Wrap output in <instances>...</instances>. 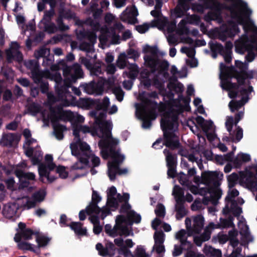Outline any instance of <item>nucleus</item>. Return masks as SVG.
<instances>
[{"label":"nucleus","instance_id":"f257e3e1","mask_svg":"<svg viewBox=\"0 0 257 257\" xmlns=\"http://www.w3.org/2000/svg\"><path fill=\"white\" fill-rule=\"evenodd\" d=\"M204 6L193 5L194 11L203 12L204 7L210 8V11L205 17L207 21H216L220 23L222 21L221 15L226 12L230 14L227 20V24L223 25L218 31L219 38L224 41L227 37H232L239 33L237 24L242 25L244 34L235 42L236 53L243 54L247 51L248 54L245 58L248 62L254 58L257 53V27L254 22L249 18L252 12L246 3L242 0H225L230 4V7L219 4L216 0H199Z\"/></svg>","mask_w":257,"mask_h":257},{"label":"nucleus","instance_id":"f03ea898","mask_svg":"<svg viewBox=\"0 0 257 257\" xmlns=\"http://www.w3.org/2000/svg\"><path fill=\"white\" fill-rule=\"evenodd\" d=\"M247 64L239 60L235 61V68H228L220 64L221 86L228 91V96L238 100H232L229 103L231 112L238 110L248 101L249 94L253 88L248 79L253 77L252 71H247Z\"/></svg>","mask_w":257,"mask_h":257},{"label":"nucleus","instance_id":"7ed1b4c3","mask_svg":"<svg viewBox=\"0 0 257 257\" xmlns=\"http://www.w3.org/2000/svg\"><path fill=\"white\" fill-rule=\"evenodd\" d=\"M188 101L182 97L179 99L166 100L165 106L160 107L161 111H164L161 121V126L164 132L165 141L157 140L153 145L155 149L161 148L165 145L170 148L177 147L179 145L178 137L175 133L177 130L178 122L177 115L187 107Z\"/></svg>","mask_w":257,"mask_h":257},{"label":"nucleus","instance_id":"20e7f679","mask_svg":"<svg viewBox=\"0 0 257 257\" xmlns=\"http://www.w3.org/2000/svg\"><path fill=\"white\" fill-rule=\"evenodd\" d=\"M59 117L61 119L67 120L71 122L74 141L72 143H77L82 142L80 140L83 138L81 134L90 133L93 137L97 136L101 138L100 141L105 143L106 141H114L117 144L118 141L111 137V131L112 124L110 121L103 119V115L101 117L96 116L93 127L90 128L86 125H82L80 123L84 121V117L77 113H74L70 111L60 110L58 112Z\"/></svg>","mask_w":257,"mask_h":257},{"label":"nucleus","instance_id":"39448f33","mask_svg":"<svg viewBox=\"0 0 257 257\" xmlns=\"http://www.w3.org/2000/svg\"><path fill=\"white\" fill-rule=\"evenodd\" d=\"M63 71L65 77V86L61 88H59V83L62 79L60 73L53 71L51 73L46 72L44 76L55 81L57 93L58 96V100L63 101L64 105L68 106L70 104L69 101L72 99V96L68 92L67 88L70 87L77 78L82 77V71L80 66L77 64L73 65L72 67L67 66L64 67Z\"/></svg>","mask_w":257,"mask_h":257},{"label":"nucleus","instance_id":"423d86ee","mask_svg":"<svg viewBox=\"0 0 257 257\" xmlns=\"http://www.w3.org/2000/svg\"><path fill=\"white\" fill-rule=\"evenodd\" d=\"M113 139L118 141L117 144L114 143V141L108 140L105 143L103 141H100L99 143L102 158L106 159L110 156L111 159L107 165L108 175L111 180H113L115 179L116 174H126L128 172L127 168L119 169L118 167L119 165L124 161L125 157L119 151H115L113 150L114 146L119 143L118 140Z\"/></svg>","mask_w":257,"mask_h":257},{"label":"nucleus","instance_id":"0eeeda50","mask_svg":"<svg viewBox=\"0 0 257 257\" xmlns=\"http://www.w3.org/2000/svg\"><path fill=\"white\" fill-rule=\"evenodd\" d=\"M121 212L125 213L126 217L123 215H118L116 217V224L113 228L109 224H106L105 226V232L110 236L113 237L117 235L127 236L130 235L131 232L128 225H131L133 222L139 223L141 221V216L132 210L129 206L126 207L125 210L122 207Z\"/></svg>","mask_w":257,"mask_h":257},{"label":"nucleus","instance_id":"6e6552de","mask_svg":"<svg viewBox=\"0 0 257 257\" xmlns=\"http://www.w3.org/2000/svg\"><path fill=\"white\" fill-rule=\"evenodd\" d=\"M56 169V172L61 178H66L68 172L65 167L61 165L56 166L53 162L52 155L47 154L45 156L44 162L39 164L38 172L40 179L44 183H51L55 181L57 177L52 174V171Z\"/></svg>","mask_w":257,"mask_h":257},{"label":"nucleus","instance_id":"1a4fd4ad","mask_svg":"<svg viewBox=\"0 0 257 257\" xmlns=\"http://www.w3.org/2000/svg\"><path fill=\"white\" fill-rule=\"evenodd\" d=\"M257 164L247 167L244 172L237 174L232 173L228 176L227 180L229 188L233 187L238 180L243 186H245L250 189L254 195L255 200L257 201Z\"/></svg>","mask_w":257,"mask_h":257},{"label":"nucleus","instance_id":"9d476101","mask_svg":"<svg viewBox=\"0 0 257 257\" xmlns=\"http://www.w3.org/2000/svg\"><path fill=\"white\" fill-rule=\"evenodd\" d=\"M70 149L72 155L77 157L78 161L73 165L71 170H83V173L76 175L75 179L83 177L86 175L87 171L85 169L88 166V155L90 154V147L86 142H79L77 143H71Z\"/></svg>","mask_w":257,"mask_h":257},{"label":"nucleus","instance_id":"9b49d317","mask_svg":"<svg viewBox=\"0 0 257 257\" xmlns=\"http://www.w3.org/2000/svg\"><path fill=\"white\" fill-rule=\"evenodd\" d=\"M155 1V10L151 12V14L156 19L151 22L150 26L151 27H157L159 29L163 30L169 43H175L177 40L172 36L171 33L176 28V23L174 22L168 23L167 19L162 16L161 9L162 6V0Z\"/></svg>","mask_w":257,"mask_h":257},{"label":"nucleus","instance_id":"f8f14e48","mask_svg":"<svg viewBox=\"0 0 257 257\" xmlns=\"http://www.w3.org/2000/svg\"><path fill=\"white\" fill-rule=\"evenodd\" d=\"M148 94L145 92L142 93L139 95L142 103L136 105V115L142 120V127L144 128H149L151 125V121L156 117L155 108L152 106L151 100H148Z\"/></svg>","mask_w":257,"mask_h":257},{"label":"nucleus","instance_id":"ddd939ff","mask_svg":"<svg viewBox=\"0 0 257 257\" xmlns=\"http://www.w3.org/2000/svg\"><path fill=\"white\" fill-rule=\"evenodd\" d=\"M107 203L106 205L102 208L101 218L103 219L108 215L110 211L115 210L121 202L126 203L130 199L128 193H124L123 196L117 193L116 189L114 186L108 188L106 191Z\"/></svg>","mask_w":257,"mask_h":257},{"label":"nucleus","instance_id":"4468645a","mask_svg":"<svg viewBox=\"0 0 257 257\" xmlns=\"http://www.w3.org/2000/svg\"><path fill=\"white\" fill-rule=\"evenodd\" d=\"M145 64L150 67L153 71L156 70L163 71L169 66L166 61H158L157 59L158 51L156 47H151L149 45L144 46L143 49Z\"/></svg>","mask_w":257,"mask_h":257},{"label":"nucleus","instance_id":"2eb2a0df","mask_svg":"<svg viewBox=\"0 0 257 257\" xmlns=\"http://www.w3.org/2000/svg\"><path fill=\"white\" fill-rule=\"evenodd\" d=\"M23 135L26 139L25 143L24 144L25 154L28 157L31 158V161L33 165L38 164L41 160L42 154L40 150L34 151L30 147V145L35 143L36 141L31 138V132L28 129H25L24 131Z\"/></svg>","mask_w":257,"mask_h":257},{"label":"nucleus","instance_id":"dca6fc26","mask_svg":"<svg viewBox=\"0 0 257 257\" xmlns=\"http://www.w3.org/2000/svg\"><path fill=\"white\" fill-rule=\"evenodd\" d=\"M233 223L231 218L228 220L221 219L219 224H215L212 222L209 223L205 230L204 233L200 237L195 236L194 240L196 244L200 246L203 241L209 240L210 238V233L208 231L210 228H217L219 227H228L233 226Z\"/></svg>","mask_w":257,"mask_h":257},{"label":"nucleus","instance_id":"f3484780","mask_svg":"<svg viewBox=\"0 0 257 257\" xmlns=\"http://www.w3.org/2000/svg\"><path fill=\"white\" fill-rule=\"evenodd\" d=\"M46 195V190L41 189L35 192L31 197H23L21 199H19V201L22 202V206L26 209H29L43 201Z\"/></svg>","mask_w":257,"mask_h":257},{"label":"nucleus","instance_id":"a211bd4d","mask_svg":"<svg viewBox=\"0 0 257 257\" xmlns=\"http://www.w3.org/2000/svg\"><path fill=\"white\" fill-rule=\"evenodd\" d=\"M191 220L187 218L185 220V225L189 235H194L199 233L204 226V219L201 215H198L192 217Z\"/></svg>","mask_w":257,"mask_h":257},{"label":"nucleus","instance_id":"6ab92c4d","mask_svg":"<svg viewBox=\"0 0 257 257\" xmlns=\"http://www.w3.org/2000/svg\"><path fill=\"white\" fill-rule=\"evenodd\" d=\"M45 114V112L42 113L44 122L47 123L51 121L53 124L54 134L56 138L58 140H62L63 138V132L66 130V127L55 122L58 119H60L59 117L58 112L57 113L51 112L50 115L48 114L47 116Z\"/></svg>","mask_w":257,"mask_h":257},{"label":"nucleus","instance_id":"aec40b11","mask_svg":"<svg viewBox=\"0 0 257 257\" xmlns=\"http://www.w3.org/2000/svg\"><path fill=\"white\" fill-rule=\"evenodd\" d=\"M123 30V26L120 23H117L115 25L114 29L108 31L106 32H102L101 35L99 37V40L101 42L105 41L109 38L112 40L113 44H117L119 42V37L118 33Z\"/></svg>","mask_w":257,"mask_h":257},{"label":"nucleus","instance_id":"412c9836","mask_svg":"<svg viewBox=\"0 0 257 257\" xmlns=\"http://www.w3.org/2000/svg\"><path fill=\"white\" fill-rule=\"evenodd\" d=\"M234 119L232 116H227L226 118L225 126L229 133L230 139L232 142H238L243 137V131L239 126L236 127L234 132H232Z\"/></svg>","mask_w":257,"mask_h":257},{"label":"nucleus","instance_id":"4be33fe9","mask_svg":"<svg viewBox=\"0 0 257 257\" xmlns=\"http://www.w3.org/2000/svg\"><path fill=\"white\" fill-rule=\"evenodd\" d=\"M196 121L198 124L202 127L203 131L205 132L208 139L210 141L214 140L216 136L213 133V122L211 121H205L201 116H197L196 118Z\"/></svg>","mask_w":257,"mask_h":257},{"label":"nucleus","instance_id":"5701e85b","mask_svg":"<svg viewBox=\"0 0 257 257\" xmlns=\"http://www.w3.org/2000/svg\"><path fill=\"white\" fill-rule=\"evenodd\" d=\"M101 196L98 194V193L96 191L93 190L92 194V201L86 208V210L88 214H100V216H101L102 208H99L97 204L101 200Z\"/></svg>","mask_w":257,"mask_h":257},{"label":"nucleus","instance_id":"b1692460","mask_svg":"<svg viewBox=\"0 0 257 257\" xmlns=\"http://www.w3.org/2000/svg\"><path fill=\"white\" fill-rule=\"evenodd\" d=\"M155 244L153 250L159 254V257H163L165 252V246L163 243L165 240V234L161 231H156L154 235Z\"/></svg>","mask_w":257,"mask_h":257},{"label":"nucleus","instance_id":"393cba45","mask_svg":"<svg viewBox=\"0 0 257 257\" xmlns=\"http://www.w3.org/2000/svg\"><path fill=\"white\" fill-rule=\"evenodd\" d=\"M138 15L137 9L135 6L127 7L121 14L120 19L129 24H135L137 22V17Z\"/></svg>","mask_w":257,"mask_h":257},{"label":"nucleus","instance_id":"a878e982","mask_svg":"<svg viewBox=\"0 0 257 257\" xmlns=\"http://www.w3.org/2000/svg\"><path fill=\"white\" fill-rule=\"evenodd\" d=\"M238 227L240 229V233L242 236V241L243 243H248L253 240V237L250 235L248 227L246 224L244 218L238 217Z\"/></svg>","mask_w":257,"mask_h":257},{"label":"nucleus","instance_id":"bb28decb","mask_svg":"<svg viewBox=\"0 0 257 257\" xmlns=\"http://www.w3.org/2000/svg\"><path fill=\"white\" fill-rule=\"evenodd\" d=\"M172 194L174 196L176 203L178 204H182L185 201L190 202L193 199V196L190 194H187L184 196L183 189L180 186L176 185L173 188Z\"/></svg>","mask_w":257,"mask_h":257},{"label":"nucleus","instance_id":"cd10ccee","mask_svg":"<svg viewBox=\"0 0 257 257\" xmlns=\"http://www.w3.org/2000/svg\"><path fill=\"white\" fill-rule=\"evenodd\" d=\"M25 224L23 223L20 222L19 224V228L20 231L17 234L14 238L16 242L20 241L21 238L24 239H30L32 238L33 235L37 234V232L32 231V230L29 228H25Z\"/></svg>","mask_w":257,"mask_h":257},{"label":"nucleus","instance_id":"c85d7f7f","mask_svg":"<svg viewBox=\"0 0 257 257\" xmlns=\"http://www.w3.org/2000/svg\"><path fill=\"white\" fill-rule=\"evenodd\" d=\"M239 194L238 191L236 189H232L230 190L228 192V194L227 196L226 197V200L227 201V204L226 205L225 208L224 209L223 212L226 213L230 209L229 205H232L233 198L238 196ZM230 209L235 215H239L242 212L241 208L240 207H237L235 210L232 207H230Z\"/></svg>","mask_w":257,"mask_h":257},{"label":"nucleus","instance_id":"c756f323","mask_svg":"<svg viewBox=\"0 0 257 257\" xmlns=\"http://www.w3.org/2000/svg\"><path fill=\"white\" fill-rule=\"evenodd\" d=\"M114 242L116 245L120 247L119 253L124 254L125 256H128L131 254V251L127 248L132 247L134 243L131 239H127L123 240L121 238L115 239Z\"/></svg>","mask_w":257,"mask_h":257},{"label":"nucleus","instance_id":"7c9ffc66","mask_svg":"<svg viewBox=\"0 0 257 257\" xmlns=\"http://www.w3.org/2000/svg\"><path fill=\"white\" fill-rule=\"evenodd\" d=\"M19 46L16 42L11 43L10 49L7 51V56L8 61L16 59L18 61L22 60V55L19 51Z\"/></svg>","mask_w":257,"mask_h":257},{"label":"nucleus","instance_id":"2f4dec72","mask_svg":"<svg viewBox=\"0 0 257 257\" xmlns=\"http://www.w3.org/2000/svg\"><path fill=\"white\" fill-rule=\"evenodd\" d=\"M178 178L180 183L186 187L192 193L197 194L199 193V190L197 186L192 185L191 182L189 180V177L184 173L180 172L178 175Z\"/></svg>","mask_w":257,"mask_h":257},{"label":"nucleus","instance_id":"473e14b6","mask_svg":"<svg viewBox=\"0 0 257 257\" xmlns=\"http://www.w3.org/2000/svg\"><path fill=\"white\" fill-rule=\"evenodd\" d=\"M199 21V18L196 15H191L186 18V20H183L180 22L178 25V28L177 30V33L181 35L183 34H187L188 30L185 26L186 23L190 24H197Z\"/></svg>","mask_w":257,"mask_h":257},{"label":"nucleus","instance_id":"72a5a7b5","mask_svg":"<svg viewBox=\"0 0 257 257\" xmlns=\"http://www.w3.org/2000/svg\"><path fill=\"white\" fill-rule=\"evenodd\" d=\"M203 184H208L212 182L221 179L223 177V174L220 171H208L202 173Z\"/></svg>","mask_w":257,"mask_h":257},{"label":"nucleus","instance_id":"f704fd0d","mask_svg":"<svg viewBox=\"0 0 257 257\" xmlns=\"http://www.w3.org/2000/svg\"><path fill=\"white\" fill-rule=\"evenodd\" d=\"M190 5V0H179V4L174 11V16L178 18L183 16L189 9Z\"/></svg>","mask_w":257,"mask_h":257},{"label":"nucleus","instance_id":"c9c22d12","mask_svg":"<svg viewBox=\"0 0 257 257\" xmlns=\"http://www.w3.org/2000/svg\"><path fill=\"white\" fill-rule=\"evenodd\" d=\"M19 199L18 203H9L4 206L3 213L6 217L11 218L16 216L19 208L18 204H22V202L19 201Z\"/></svg>","mask_w":257,"mask_h":257},{"label":"nucleus","instance_id":"e433bc0d","mask_svg":"<svg viewBox=\"0 0 257 257\" xmlns=\"http://www.w3.org/2000/svg\"><path fill=\"white\" fill-rule=\"evenodd\" d=\"M12 172H14L16 176L19 178L20 181L24 182L28 180H33L35 178V175L32 173H24L22 170H20L16 167H13Z\"/></svg>","mask_w":257,"mask_h":257},{"label":"nucleus","instance_id":"4c0bfd02","mask_svg":"<svg viewBox=\"0 0 257 257\" xmlns=\"http://www.w3.org/2000/svg\"><path fill=\"white\" fill-rule=\"evenodd\" d=\"M250 159L251 158L249 154L240 153L237 155L234 160H232V163L235 167H238L243 163L249 162Z\"/></svg>","mask_w":257,"mask_h":257},{"label":"nucleus","instance_id":"58836bf2","mask_svg":"<svg viewBox=\"0 0 257 257\" xmlns=\"http://www.w3.org/2000/svg\"><path fill=\"white\" fill-rule=\"evenodd\" d=\"M70 228L78 235H86L87 230L85 227L82 226L79 222H72L69 225Z\"/></svg>","mask_w":257,"mask_h":257},{"label":"nucleus","instance_id":"ea45409f","mask_svg":"<svg viewBox=\"0 0 257 257\" xmlns=\"http://www.w3.org/2000/svg\"><path fill=\"white\" fill-rule=\"evenodd\" d=\"M19 137H16L13 134H8L3 136L0 143L4 146L11 145L13 143L19 140Z\"/></svg>","mask_w":257,"mask_h":257},{"label":"nucleus","instance_id":"a19ab883","mask_svg":"<svg viewBox=\"0 0 257 257\" xmlns=\"http://www.w3.org/2000/svg\"><path fill=\"white\" fill-rule=\"evenodd\" d=\"M232 48V44L230 42H228L226 43L224 49L222 52V55H223L225 61L229 63L231 62V49Z\"/></svg>","mask_w":257,"mask_h":257},{"label":"nucleus","instance_id":"79ce46f5","mask_svg":"<svg viewBox=\"0 0 257 257\" xmlns=\"http://www.w3.org/2000/svg\"><path fill=\"white\" fill-rule=\"evenodd\" d=\"M50 238L42 234H36V241L39 248L44 247L47 245L50 241Z\"/></svg>","mask_w":257,"mask_h":257},{"label":"nucleus","instance_id":"37998d69","mask_svg":"<svg viewBox=\"0 0 257 257\" xmlns=\"http://www.w3.org/2000/svg\"><path fill=\"white\" fill-rule=\"evenodd\" d=\"M152 226L154 229H157L159 228L163 227L165 231H170L171 230V226L167 223H162L161 221L155 218L152 222Z\"/></svg>","mask_w":257,"mask_h":257},{"label":"nucleus","instance_id":"c03bdc74","mask_svg":"<svg viewBox=\"0 0 257 257\" xmlns=\"http://www.w3.org/2000/svg\"><path fill=\"white\" fill-rule=\"evenodd\" d=\"M90 215V221L94 225L93 232L95 234H99L102 230L101 226L98 224V217H100V214H93Z\"/></svg>","mask_w":257,"mask_h":257},{"label":"nucleus","instance_id":"a18cd8bd","mask_svg":"<svg viewBox=\"0 0 257 257\" xmlns=\"http://www.w3.org/2000/svg\"><path fill=\"white\" fill-rule=\"evenodd\" d=\"M152 75L148 71H144L141 73V82L146 86H149L152 84L151 79Z\"/></svg>","mask_w":257,"mask_h":257},{"label":"nucleus","instance_id":"49530a36","mask_svg":"<svg viewBox=\"0 0 257 257\" xmlns=\"http://www.w3.org/2000/svg\"><path fill=\"white\" fill-rule=\"evenodd\" d=\"M204 252L208 256L220 257L221 253L219 249H215L209 245H205L203 248Z\"/></svg>","mask_w":257,"mask_h":257},{"label":"nucleus","instance_id":"de8ad7c7","mask_svg":"<svg viewBox=\"0 0 257 257\" xmlns=\"http://www.w3.org/2000/svg\"><path fill=\"white\" fill-rule=\"evenodd\" d=\"M233 153H229L224 156H217L215 158L216 162L219 164H223L226 161L232 162Z\"/></svg>","mask_w":257,"mask_h":257},{"label":"nucleus","instance_id":"09e8293b","mask_svg":"<svg viewBox=\"0 0 257 257\" xmlns=\"http://www.w3.org/2000/svg\"><path fill=\"white\" fill-rule=\"evenodd\" d=\"M191 235L188 234L187 230L186 232L185 230L182 229L176 233L175 237L176 238L179 240L182 244H183L186 242L187 236Z\"/></svg>","mask_w":257,"mask_h":257},{"label":"nucleus","instance_id":"8fccbe9b","mask_svg":"<svg viewBox=\"0 0 257 257\" xmlns=\"http://www.w3.org/2000/svg\"><path fill=\"white\" fill-rule=\"evenodd\" d=\"M130 71L127 73H124L127 77L131 79H135L138 74V68L135 64H132L129 67Z\"/></svg>","mask_w":257,"mask_h":257},{"label":"nucleus","instance_id":"3c124183","mask_svg":"<svg viewBox=\"0 0 257 257\" xmlns=\"http://www.w3.org/2000/svg\"><path fill=\"white\" fill-rule=\"evenodd\" d=\"M164 153L166 156V159L168 166H174L175 164V157L166 149L164 150Z\"/></svg>","mask_w":257,"mask_h":257},{"label":"nucleus","instance_id":"603ef678","mask_svg":"<svg viewBox=\"0 0 257 257\" xmlns=\"http://www.w3.org/2000/svg\"><path fill=\"white\" fill-rule=\"evenodd\" d=\"M210 194L212 199H219L222 194L221 191L218 186L210 189Z\"/></svg>","mask_w":257,"mask_h":257},{"label":"nucleus","instance_id":"864d4df0","mask_svg":"<svg viewBox=\"0 0 257 257\" xmlns=\"http://www.w3.org/2000/svg\"><path fill=\"white\" fill-rule=\"evenodd\" d=\"M90 159L92 162V164L93 167H97L100 164V159L99 158L93 154L92 153V151L90 150V154L88 155L87 161Z\"/></svg>","mask_w":257,"mask_h":257},{"label":"nucleus","instance_id":"5fc2aeb1","mask_svg":"<svg viewBox=\"0 0 257 257\" xmlns=\"http://www.w3.org/2000/svg\"><path fill=\"white\" fill-rule=\"evenodd\" d=\"M126 65V56L124 54L119 55L117 61V66L120 69L124 68Z\"/></svg>","mask_w":257,"mask_h":257},{"label":"nucleus","instance_id":"6e6d98bb","mask_svg":"<svg viewBox=\"0 0 257 257\" xmlns=\"http://www.w3.org/2000/svg\"><path fill=\"white\" fill-rule=\"evenodd\" d=\"M194 104L196 107V110L198 113H204V109L201 104V99L198 97L195 98L194 100Z\"/></svg>","mask_w":257,"mask_h":257},{"label":"nucleus","instance_id":"4d7b16f0","mask_svg":"<svg viewBox=\"0 0 257 257\" xmlns=\"http://www.w3.org/2000/svg\"><path fill=\"white\" fill-rule=\"evenodd\" d=\"M181 204H177L176 206L177 211L176 217L178 219L181 218L186 214V210L183 207L180 205Z\"/></svg>","mask_w":257,"mask_h":257},{"label":"nucleus","instance_id":"13d9d810","mask_svg":"<svg viewBox=\"0 0 257 257\" xmlns=\"http://www.w3.org/2000/svg\"><path fill=\"white\" fill-rule=\"evenodd\" d=\"M181 51L185 53L189 58L194 57L195 54V49L192 47H183L181 48Z\"/></svg>","mask_w":257,"mask_h":257},{"label":"nucleus","instance_id":"bf43d9fd","mask_svg":"<svg viewBox=\"0 0 257 257\" xmlns=\"http://www.w3.org/2000/svg\"><path fill=\"white\" fill-rule=\"evenodd\" d=\"M155 212L157 216L164 217L165 215V208L163 205L159 204L157 206Z\"/></svg>","mask_w":257,"mask_h":257},{"label":"nucleus","instance_id":"052dcab7","mask_svg":"<svg viewBox=\"0 0 257 257\" xmlns=\"http://www.w3.org/2000/svg\"><path fill=\"white\" fill-rule=\"evenodd\" d=\"M50 51L46 48H41L35 53L36 57L39 58L47 56L49 54Z\"/></svg>","mask_w":257,"mask_h":257},{"label":"nucleus","instance_id":"680f3d73","mask_svg":"<svg viewBox=\"0 0 257 257\" xmlns=\"http://www.w3.org/2000/svg\"><path fill=\"white\" fill-rule=\"evenodd\" d=\"M113 92L115 94L116 99L119 101H121L123 98L124 93L121 89L119 87L115 88L113 90Z\"/></svg>","mask_w":257,"mask_h":257},{"label":"nucleus","instance_id":"e2e57ef3","mask_svg":"<svg viewBox=\"0 0 257 257\" xmlns=\"http://www.w3.org/2000/svg\"><path fill=\"white\" fill-rule=\"evenodd\" d=\"M20 248L22 249L31 250L34 251H36V250L34 249L33 245L27 242L22 241L18 244Z\"/></svg>","mask_w":257,"mask_h":257},{"label":"nucleus","instance_id":"0e129e2a","mask_svg":"<svg viewBox=\"0 0 257 257\" xmlns=\"http://www.w3.org/2000/svg\"><path fill=\"white\" fill-rule=\"evenodd\" d=\"M54 15V11L53 9H51L49 11L45 12L41 23L45 25L46 23L48 22L50 20L51 17H52Z\"/></svg>","mask_w":257,"mask_h":257},{"label":"nucleus","instance_id":"69168bd1","mask_svg":"<svg viewBox=\"0 0 257 257\" xmlns=\"http://www.w3.org/2000/svg\"><path fill=\"white\" fill-rule=\"evenodd\" d=\"M149 29V26L147 24H144L142 25H139L136 27V30L140 33H145L146 32H147Z\"/></svg>","mask_w":257,"mask_h":257},{"label":"nucleus","instance_id":"338daca9","mask_svg":"<svg viewBox=\"0 0 257 257\" xmlns=\"http://www.w3.org/2000/svg\"><path fill=\"white\" fill-rule=\"evenodd\" d=\"M96 249L99 251V253L101 255H106L108 253V250L106 249L103 248L101 244L98 243L96 245Z\"/></svg>","mask_w":257,"mask_h":257},{"label":"nucleus","instance_id":"774afa93","mask_svg":"<svg viewBox=\"0 0 257 257\" xmlns=\"http://www.w3.org/2000/svg\"><path fill=\"white\" fill-rule=\"evenodd\" d=\"M186 257H205L204 255L201 253L195 252L193 251H189L187 252L186 254Z\"/></svg>","mask_w":257,"mask_h":257}]
</instances>
